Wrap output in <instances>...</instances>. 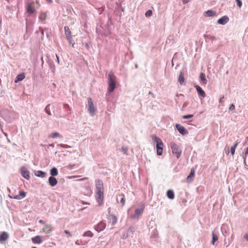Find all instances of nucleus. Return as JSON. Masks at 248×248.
Masks as SVG:
<instances>
[{
	"instance_id": "nucleus-9",
	"label": "nucleus",
	"mask_w": 248,
	"mask_h": 248,
	"mask_svg": "<svg viewBox=\"0 0 248 248\" xmlns=\"http://www.w3.org/2000/svg\"><path fill=\"white\" fill-rule=\"evenodd\" d=\"M106 227V223L105 221H100L95 226L94 229L98 232L103 231Z\"/></svg>"
},
{
	"instance_id": "nucleus-30",
	"label": "nucleus",
	"mask_w": 248,
	"mask_h": 248,
	"mask_svg": "<svg viewBox=\"0 0 248 248\" xmlns=\"http://www.w3.org/2000/svg\"><path fill=\"white\" fill-rule=\"evenodd\" d=\"M47 15L45 13H41L39 16V19L42 21L44 22L46 18Z\"/></svg>"
},
{
	"instance_id": "nucleus-23",
	"label": "nucleus",
	"mask_w": 248,
	"mask_h": 248,
	"mask_svg": "<svg viewBox=\"0 0 248 248\" xmlns=\"http://www.w3.org/2000/svg\"><path fill=\"white\" fill-rule=\"evenodd\" d=\"M8 238V234L6 232H3L0 235V241H5Z\"/></svg>"
},
{
	"instance_id": "nucleus-57",
	"label": "nucleus",
	"mask_w": 248,
	"mask_h": 248,
	"mask_svg": "<svg viewBox=\"0 0 248 248\" xmlns=\"http://www.w3.org/2000/svg\"><path fill=\"white\" fill-rule=\"evenodd\" d=\"M4 134L5 136L7 137V134L6 133H4Z\"/></svg>"
},
{
	"instance_id": "nucleus-8",
	"label": "nucleus",
	"mask_w": 248,
	"mask_h": 248,
	"mask_svg": "<svg viewBox=\"0 0 248 248\" xmlns=\"http://www.w3.org/2000/svg\"><path fill=\"white\" fill-rule=\"evenodd\" d=\"M108 219L109 222L111 223V225H114L117 223V218L115 215L110 214V208L108 209Z\"/></svg>"
},
{
	"instance_id": "nucleus-16",
	"label": "nucleus",
	"mask_w": 248,
	"mask_h": 248,
	"mask_svg": "<svg viewBox=\"0 0 248 248\" xmlns=\"http://www.w3.org/2000/svg\"><path fill=\"white\" fill-rule=\"evenodd\" d=\"M178 82L181 85L185 84V79L184 78V73L182 71L180 72L178 77Z\"/></svg>"
},
{
	"instance_id": "nucleus-25",
	"label": "nucleus",
	"mask_w": 248,
	"mask_h": 248,
	"mask_svg": "<svg viewBox=\"0 0 248 248\" xmlns=\"http://www.w3.org/2000/svg\"><path fill=\"white\" fill-rule=\"evenodd\" d=\"M48 137L49 138H56L57 137H59V138H62V135H61L60 134V133H58V132H54V133H51L48 136Z\"/></svg>"
},
{
	"instance_id": "nucleus-5",
	"label": "nucleus",
	"mask_w": 248,
	"mask_h": 248,
	"mask_svg": "<svg viewBox=\"0 0 248 248\" xmlns=\"http://www.w3.org/2000/svg\"><path fill=\"white\" fill-rule=\"evenodd\" d=\"M34 4L35 3L33 0L28 1L26 2L25 8L26 12L28 14L29 16L31 15L35 12L36 8Z\"/></svg>"
},
{
	"instance_id": "nucleus-35",
	"label": "nucleus",
	"mask_w": 248,
	"mask_h": 248,
	"mask_svg": "<svg viewBox=\"0 0 248 248\" xmlns=\"http://www.w3.org/2000/svg\"><path fill=\"white\" fill-rule=\"evenodd\" d=\"M122 152L125 155H127V151H128V148L126 147L123 146L122 147Z\"/></svg>"
},
{
	"instance_id": "nucleus-49",
	"label": "nucleus",
	"mask_w": 248,
	"mask_h": 248,
	"mask_svg": "<svg viewBox=\"0 0 248 248\" xmlns=\"http://www.w3.org/2000/svg\"><path fill=\"white\" fill-rule=\"evenodd\" d=\"M244 238L248 241V233H246L245 234Z\"/></svg>"
},
{
	"instance_id": "nucleus-18",
	"label": "nucleus",
	"mask_w": 248,
	"mask_h": 248,
	"mask_svg": "<svg viewBox=\"0 0 248 248\" xmlns=\"http://www.w3.org/2000/svg\"><path fill=\"white\" fill-rule=\"evenodd\" d=\"M25 74L23 73L18 74L16 76V79L15 80V82L17 83L19 81H22L25 78Z\"/></svg>"
},
{
	"instance_id": "nucleus-28",
	"label": "nucleus",
	"mask_w": 248,
	"mask_h": 248,
	"mask_svg": "<svg viewBox=\"0 0 248 248\" xmlns=\"http://www.w3.org/2000/svg\"><path fill=\"white\" fill-rule=\"evenodd\" d=\"M206 16L210 17L216 15V13L212 10H209L205 12Z\"/></svg>"
},
{
	"instance_id": "nucleus-10",
	"label": "nucleus",
	"mask_w": 248,
	"mask_h": 248,
	"mask_svg": "<svg viewBox=\"0 0 248 248\" xmlns=\"http://www.w3.org/2000/svg\"><path fill=\"white\" fill-rule=\"evenodd\" d=\"M175 127L179 132L182 135L184 136L188 134V131L185 128L184 126H182V125L176 124H175Z\"/></svg>"
},
{
	"instance_id": "nucleus-60",
	"label": "nucleus",
	"mask_w": 248,
	"mask_h": 248,
	"mask_svg": "<svg viewBox=\"0 0 248 248\" xmlns=\"http://www.w3.org/2000/svg\"><path fill=\"white\" fill-rule=\"evenodd\" d=\"M50 146H53V144H52L50 145Z\"/></svg>"
},
{
	"instance_id": "nucleus-3",
	"label": "nucleus",
	"mask_w": 248,
	"mask_h": 248,
	"mask_svg": "<svg viewBox=\"0 0 248 248\" xmlns=\"http://www.w3.org/2000/svg\"><path fill=\"white\" fill-rule=\"evenodd\" d=\"M145 209V205L143 203H140V207L136 208L134 214L130 217L133 219L138 220L140 216L143 214Z\"/></svg>"
},
{
	"instance_id": "nucleus-26",
	"label": "nucleus",
	"mask_w": 248,
	"mask_h": 248,
	"mask_svg": "<svg viewBox=\"0 0 248 248\" xmlns=\"http://www.w3.org/2000/svg\"><path fill=\"white\" fill-rule=\"evenodd\" d=\"M64 32H65V35L66 38L72 36L71 35V32L70 31L68 27H67V26L64 27Z\"/></svg>"
},
{
	"instance_id": "nucleus-41",
	"label": "nucleus",
	"mask_w": 248,
	"mask_h": 248,
	"mask_svg": "<svg viewBox=\"0 0 248 248\" xmlns=\"http://www.w3.org/2000/svg\"><path fill=\"white\" fill-rule=\"evenodd\" d=\"M193 114L186 115L183 116V118L185 119H189L193 117Z\"/></svg>"
},
{
	"instance_id": "nucleus-24",
	"label": "nucleus",
	"mask_w": 248,
	"mask_h": 248,
	"mask_svg": "<svg viewBox=\"0 0 248 248\" xmlns=\"http://www.w3.org/2000/svg\"><path fill=\"white\" fill-rule=\"evenodd\" d=\"M50 173L51 175V176L54 177L57 176L58 174L57 169L55 167H53L50 170Z\"/></svg>"
},
{
	"instance_id": "nucleus-38",
	"label": "nucleus",
	"mask_w": 248,
	"mask_h": 248,
	"mask_svg": "<svg viewBox=\"0 0 248 248\" xmlns=\"http://www.w3.org/2000/svg\"><path fill=\"white\" fill-rule=\"evenodd\" d=\"M152 11L151 10H149L146 12L145 15L146 17H150L152 15Z\"/></svg>"
},
{
	"instance_id": "nucleus-45",
	"label": "nucleus",
	"mask_w": 248,
	"mask_h": 248,
	"mask_svg": "<svg viewBox=\"0 0 248 248\" xmlns=\"http://www.w3.org/2000/svg\"><path fill=\"white\" fill-rule=\"evenodd\" d=\"M229 110L232 111L235 109V106L234 104H232L230 105L229 108Z\"/></svg>"
},
{
	"instance_id": "nucleus-58",
	"label": "nucleus",
	"mask_w": 248,
	"mask_h": 248,
	"mask_svg": "<svg viewBox=\"0 0 248 248\" xmlns=\"http://www.w3.org/2000/svg\"><path fill=\"white\" fill-rule=\"evenodd\" d=\"M42 35H44V31H42Z\"/></svg>"
},
{
	"instance_id": "nucleus-32",
	"label": "nucleus",
	"mask_w": 248,
	"mask_h": 248,
	"mask_svg": "<svg viewBox=\"0 0 248 248\" xmlns=\"http://www.w3.org/2000/svg\"><path fill=\"white\" fill-rule=\"evenodd\" d=\"M50 104H48L45 108V111L47 114L48 116L51 115V113L50 109Z\"/></svg>"
},
{
	"instance_id": "nucleus-20",
	"label": "nucleus",
	"mask_w": 248,
	"mask_h": 248,
	"mask_svg": "<svg viewBox=\"0 0 248 248\" xmlns=\"http://www.w3.org/2000/svg\"><path fill=\"white\" fill-rule=\"evenodd\" d=\"M32 241L34 244H40L42 242L41 237L39 235H37L32 238Z\"/></svg>"
},
{
	"instance_id": "nucleus-59",
	"label": "nucleus",
	"mask_w": 248,
	"mask_h": 248,
	"mask_svg": "<svg viewBox=\"0 0 248 248\" xmlns=\"http://www.w3.org/2000/svg\"><path fill=\"white\" fill-rule=\"evenodd\" d=\"M8 191H9V192H11L10 189L9 188H8Z\"/></svg>"
},
{
	"instance_id": "nucleus-1",
	"label": "nucleus",
	"mask_w": 248,
	"mask_h": 248,
	"mask_svg": "<svg viewBox=\"0 0 248 248\" xmlns=\"http://www.w3.org/2000/svg\"><path fill=\"white\" fill-rule=\"evenodd\" d=\"M96 187V200L100 204L103 199V183L102 180H97L95 182Z\"/></svg>"
},
{
	"instance_id": "nucleus-21",
	"label": "nucleus",
	"mask_w": 248,
	"mask_h": 248,
	"mask_svg": "<svg viewBox=\"0 0 248 248\" xmlns=\"http://www.w3.org/2000/svg\"><path fill=\"white\" fill-rule=\"evenodd\" d=\"M243 157L244 158V162L245 164L248 166V147L246 148L245 149V156L243 155Z\"/></svg>"
},
{
	"instance_id": "nucleus-52",
	"label": "nucleus",
	"mask_w": 248,
	"mask_h": 248,
	"mask_svg": "<svg viewBox=\"0 0 248 248\" xmlns=\"http://www.w3.org/2000/svg\"><path fill=\"white\" fill-rule=\"evenodd\" d=\"M149 94L152 95L154 98L155 97L154 94L150 91L149 92Z\"/></svg>"
},
{
	"instance_id": "nucleus-2",
	"label": "nucleus",
	"mask_w": 248,
	"mask_h": 248,
	"mask_svg": "<svg viewBox=\"0 0 248 248\" xmlns=\"http://www.w3.org/2000/svg\"><path fill=\"white\" fill-rule=\"evenodd\" d=\"M116 76L112 73L108 74V92H112L116 87Z\"/></svg>"
},
{
	"instance_id": "nucleus-42",
	"label": "nucleus",
	"mask_w": 248,
	"mask_h": 248,
	"mask_svg": "<svg viewBox=\"0 0 248 248\" xmlns=\"http://www.w3.org/2000/svg\"><path fill=\"white\" fill-rule=\"evenodd\" d=\"M59 146H60V147H62V148H71V147L68 145H67V144H60L59 145Z\"/></svg>"
},
{
	"instance_id": "nucleus-14",
	"label": "nucleus",
	"mask_w": 248,
	"mask_h": 248,
	"mask_svg": "<svg viewBox=\"0 0 248 248\" xmlns=\"http://www.w3.org/2000/svg\"><path fill=\"white\" fill-rule=\"evenodd\" d=\"M48 183L50 186H54L57 184L58 181L55 177L50 176L48 178Z\"/></svg>"
},
{
	"instance_id": "nucleus-48",
	"label": "nucleus",
	"mask_w": 248,
	"mask_h": 248,
	"mask_svg": "<svg viewBox=\"0 0 248 248\" xmlns=\"http://www.w3.org/2000/svg\"><path fill=\"white\" fill-rule=\"evenodd\" d=\"M183 0V4H186L187 3L188 1H189L190 0Z\"/></svg>"
},
{
	"instance_id": "nucleus-37",
	"label": "nucleus",
	"mask_w": 248,
	"mask_h": 248,
	"mask_svg": "<svg viewBox=\"0 0 248 248\" xmlns=\"http://www.w3.org/2000/svg\"><path fill=\"white\" fill-rule=\"evenodd\" d=\"M66 39L68 41L69 45H72V46L74 47V44H73V43H72V41H73L72 36L66 38Z\"/></svg>"
},
{
	"instance_id": "nucleus-50",
	"label": "nucleus",
	"mask_w": 248,
	"mask_h": 248,
	"mask_svg": "<svg viewBox=\"0 0 248 248\" xmlns=\"http://www.w3.org/2000/svg\"><path fill=\"white\" fill-rule=\"evenodd\" d=\"M56 58H57V61L58 63H60L59 59V57L57 56V55H56Z\"/></svg>"
},
{
	"instance_id": "nucleus-11",
	"label": "nucleus",
	"mask_w": 248,
	"mask_h": 248,
	"mask_svg": "<svg viewBox=\"0 0 248 248\" xmlns=\"http://www.w3.org/2000/svg\"><path fill=\"white\" fill-rule=\"evenodd\" d=\"M21 173L24 178L29 180L30 178V172L25 167H22L21 169Z\"/></svg>"
},
{
	"instance_id": "nucleus-36",
	"label": "nucleus",
	"mask_w": 248,
	"mask_h": 248,
	"mask_svg": "<svg viewBox=\"0 0 248 248\" xmlns=\"http://www.w3.org/2000/svg\"><path fill=\"white\" fill-rule=\"evenodd\" d=\"M26 195V193L24 191H20L19 193V196L21 197V199L25 197Z\"/></svg>"
},
{
	"instance_id": "nucleus-61",
	"label": "nucleus",
	"mask_w": 248,
	"mask_h": 248,
	"mask_svg": "<svg viewBox=\"0 0 248 248\" xmlns=\"http://www.w3.org/2000/svg\"><path fill=\"white\" fill-rule=\"evenodd\" d=\"M32 248H37L35 247H33Z\"/></svg>"
},
{
	"instance_id": "nucleus-6",
	"label": "nucleus",
	"mask_w": 248,
	"mask_h": 248,
	"mask_svg": "<svg viewBox=\"0 0 248 248\" xmlns=\"http://www.w3.org/2000/svg\"><path fill=\"white\" fill-rule=\"evenodd\" d=\"M170 147L173 155H174L177 158H179L181 155L182 151L178 145L174 142L170 143Z\"/></svg>"
},
{
	"instance_id": "nucleus-39",
	"label": "nucleus",
	"mask_w": 248,
	"mask_h": 248,
	"mask_svg": "<svg viewBox=\"0 0 248 248\" xmlns=\"http://www.w3.org/2000/svg\"><path fill=\"white\" fill-rule=\"evenodd\" d=\"M120 202L122 204V206L125 204V200L124 195H122V197L120 199Z\"/></svg>"
},
{
	"instance_id": "nucleus-29",
	"label": "nucleus",
	"mask_w": 248,
	"mask_h": 248,
	"mask_svg": "<svg viewBox=\"0 0 248 248\" xmlns=\"http://www.w3.org/2000/svg\"><path fill=\"white\" fill-rule=\"evenodd\" d=\"M238 144V142L237 141H236L235 142V143L233 146H232L230 148V152L232 155L235 153V150L236 147L237 146Z\"/></svg>"
},
{
	"instance_id": "nucleus-44",
	"label": "nucleus",
	"mask_w": 248,
	"mask_h": 248,
	"mask_svg": "<svg viewBox=\"0 0 248 248\" xmlns=\"http://www.w3.org/2000/svg\"><path fill=\"white\" fill-rule=\"evenodd\" d=\"M225 153L226 155H228L230 153V150L229 146H226L225 148Z\"/></svg>"
},
{
	"instance_id": "nucleus-22",
	"label": "nucleus",
	"mask_w": 248,
	"mask_h": 248,
	"mask_svg": "<svg viewBox=\"0 0 248 248\" xmlns=\"http://www.w3.org/2000/svg\"><path fill=\"white\" fill-rule=\"evenodd\" d=\"M167 195L169 199L172 200L174 198V193L173 190L169 189L167 192Z\"/></svg>"
},
{
	"instance_id": "nucleus-53",
	"label": "nucleus",
	"mask_w": 248,
	"mask_h": 248,
	"mask_svg": "<svg viewBox=\"0 0 248 248\" xmlns=\"http://www.w3.org/2000/svg\"><path fill=\"white\" fill-rule=\"evenodd\" d=\"M75 244L77 245H79V241L78 240H77L76 242H75Z\"/></svg>"
},
{
	"instance_id": "nucleus-46",
	"label": "nucleus",
	"mask_w": 248,
	"mask_h": 248,
	"mask_svg": "<svg viewBox=\"0 0 248 248\" xmlns=\"http://www.w3.org/2000/svg\"><path fill=\"white\" fill-rule=\"evenodd\" d=\"M64 233L67 234L68 237H71L72 235L69 231L68 230H64Z\"/></svg>"
},
{
	"instance_id": "nucleus-55",
	"label": "nucleus",
	"mask_w": 248,
	"mask_h": 248,
	"mask_svg": "<svg viewBox=\"0 0 248 248\" xmlns=\"http://www.w3.org/2000/svg\"><path fill=\"white\" fill-rule=\"evenodd\" d=\"M36 3L38 5V7L40 6L39 2L37 0H36Z\"/></svg>"
},
{
	"instance_id": "nucleus-54",
	"label": "nucleus",
	"mask_w": 248,
	"mask_h": 248,
	"mask_svg": "<svg viewBox=\"0 0 248 248\" xmlns=\"http://www.w3.org/2000/svg\"><path fill=\"white\" fill-rule=\"evenodd\" d=\"M224 98V96L222 97L221 98H220V100H219V103H222V99Z\"/></svg>"
},
{
	"instance_id": "nucleus-17",
	"label": "nucleus",
	"mask_w": 248,
	"mask_h": 248,
	"mask_svg": "<svg viewBox=\"0 0 248 248\" xmlns=\"http://www.w3.org/2000/svg\"><path fill=\"white\" fill-rule=\"evenodd\" d=\"M34 174L37 177L45 178L46 176V173L42 170H37L34 172Z\"/></svg>"
},
{
	"instance_id": "nucleus-27",
	"label": "nucleus",
	"mask_w": 248,
	"mask_h": 248,
	"mask_svg": "<svg viewBox=\"0 0 248 248\" xmlns=\"http://www.w3.org/2000/svg\"><path fill=\"white\" fill-rule=\"evenodd\" d=\"M200 78L203 84H206L207 83V80L206 78L205 75L204 73H201L200 74Z\"/></svg>"
},
{
	"instance_id": "nucleus-56",
	"label": "nucleus",
	"mask_w": 248,
	"mask_h": 248,
	"mask_svg": "<svg viewBox=\"0 0 248 248\" xmlns=\"http://www.w3.org/2000/svg\"><path fill=\"white\" fill-rule=\"evenodd\" d=\"M46 0V1H47V2H49V3H50V2H52V0Z\"/></svg>"
},
{
	"instance_id": "nucleus-12",
	"label": "nucleus",
	"mask_w": 248,
	"mask_h": 248,
	"mask_svg": "<svg viewBox=\"0 0 248 248\" xmlns=\"http://www.w3.org/2000/svg\"><path fill=\"white\" fill-rule=\"evenodd\" d=\"M42 230L46 234H49L52 232L53 227L50 224H46L42 229Z\"/></svg>"
},
{
	"instance_id": "nucleus-47",
	"label": "nucleus",
	"mask_w": 248,
	"mask_h": 248,
	"mask_svg": "<svg viewBox=\"0 0 248 248\" xmlns=\"http://www.w3.org/2000/svg\"><path fill=\"white\" fill-rule=\"evenodd\" d=\"M64 108H65V109L69 108V109H70V107H69V105H67V104H64Z\"/></svg>"
},
{
	"instance_id": "nucleus-31",
	"label": "nucleus",
	"mask_w": 248,
	"mask_h": 248,
	"mask_svg": "<svg viewBox=\"0 0 248 248\" xmlns=\"http://www.w3.org/2000/svg\"><path fill=\"white\" fill-rule=\"evenodd\" d=\"M218 237L215 234V233L213 232H212V240L211 241V243L213 245H215V242L217 240Z\"/></svg>"
},
{
	"instance_id": "nucleus-43",
	"label": "nucleus",
	"mask_w": 248,
	"mask_h": 248,
	"mask_svg": "<svg viewBox=\"0 0 248 248\" xmlns=\"http://www.w3.org/2000/svg\"><path fill=\"white\" fill-rule=\"evenodd\" d=\"M237 5L239 7L241 8L242 5V2L240 0H236Z\"/></svg>"
},
{
	"instance_id": "nucleus-34",
	"label": "nucleus",
	"mask_w": 248,
	"mask_h": 248,
	"mask_svg": "<svg viewBox=\"0 0 248 248\" xmlns=\"http://www.w3.org/2000/svg\"><path fill=\"white\" fill-rule=\"evenodd\" d=\"M93 233L92 232L90 231H87L83 234L84 236H89L90 237H92L93 236Z\"/></svg>"
},
{
	"instance_id": "nucleus-4",
	"label": "nucleus",
	"mask_w": 248,
	"mask_h": 248,
	"mask_svg": "<svg viewBox=\"0 0 248 248\" xmlns=\"http://www.w3.org/2000/svg\"><path fill=\"white\" fill-rule=\"evenodd\" d=\"M152 139L156 143L157 154L158 155H162V152H163V142H162L161 140L155 136H153Z\"/></svg>"
},
{
	"instance_id": "nucleus-51",
	"label": "nucleus",
	"mask_w": 248,
	"mask_h": 248,
	"mask_svg": "<svg viewBox=\"0 0 248 248\" xmlns=\"http://www.w3.org/2000/svg\"><path fill=\"white\" fill-rule=\"evenodd\" d=\"M39 222L40 223H41V224H44L45 223L44 221H43V220H41V219L39 220Z\"/></svg>"
},
{
	"instance_id": "nucleus-13",
	"label": "nucleus",
	"mask_w": 248,
	"mask_h": 248,
	"mask_svg": "<svg viewBox=\"0 0 248 248\" xmlns=\"http://www.w3.org/2000/svg\"><path fill=\"white\" fill-rule=\"evenodd\" d=\"M229 17L226 16H224L218 19L217 21V23L219 24L225 25L229 21Z\"/></svg>"
},
{
	"instance_id": "nucleus-19",
	"label": "nucleus",
	"mask_w": 248,
	"mask_h": 248,
	"mask_svg": "<svg viewBox=\"0 0 248 248\" xmlns=\"http://www.w3.org/2000/svg\"><path fill=\"white\" fill-rule=\"evenodd\" d=\"M195 175V170L194 168H192L190 170V174L188 175L186 178L187 181L188 182H191L192 181V178Z\"/></svg>"
},
{
	"instance_id": "nucleus-40",
	"label": "nucleus",
	"mask_w": 248,
	"mask_h": 248,
	"mask_svg": "<svg viewBox=\"0 0 248 248\" xmlns=\"http://www.w3.org/2000/svg\"><path fill=\"white\" fill-rule=\"evenodd\" d=\"M8 196L10 198H14V199H16V200H20L21 199V197H20V196H19V195H15L14 197H12L10 195H9Z\"/></svg>"
},
{
	"instance_id": "nucleus-7",
	"label": "nucleus",
	"mask_w": 248,
	"mask_h": 248,
	"mask_svg": "<svg viewBox=\"0 0 248 248\" xmlns=\"http://www.w3.org/2000/svg\"><path fill=\"white\" fill-rule=\"evenodd\" d=\"M88 110L92 116H94L96 109L91 98H88Z\"/></svg>"
},
{
	"instance_id": "nucleus-15",
	"label": "nucleus",
	"mask_w": 248,
	"mask_h": 248,
	"mask_svg": "<svg viewBox=\"0 0 248 248\" xmlns=\"http://www.w3.org/2000/svg\"><path fill=\"white\" fill-rule=\"evenodd\" d=\"M195 88H196L197 93L201 95L203 98L206 96V93L198 85H195Z\"/></svg>"
},
{
	"instance_id": "nucleus-33",
	"label": "nucleus",
	"mask_w": 248,
	"mask_h": 248,
	"mask_svg": "<svg viewBox=\"0 0 248 248\" xmlns=\"http://www.w3.org/2000/svg\"><path fill=\"white\" fill-rule=\"evenodd\" d=\"M204 37L206 40H211L213 41L216 39L215 37L210 35H204Z\"/></svg>"
}]
</instances>
